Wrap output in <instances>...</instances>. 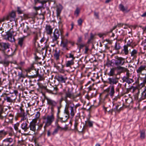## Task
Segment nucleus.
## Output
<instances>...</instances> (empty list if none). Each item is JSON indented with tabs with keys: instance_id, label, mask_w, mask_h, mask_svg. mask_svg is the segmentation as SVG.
Listing matches in <instances>:
<instances>
[{
	"instance_id": "nucleus-19",
	"label": "nucleus",
	"mask_w": 146,
	"mask_h": 146,
	"mask_svg": "<svg viewBox=\"0 0 146 146\" xmlns=\"http://www.w3.org/2000/svg\"><path fill=\"white\" fill-rule=\"evenodd\" d=\"M1 97H3L4 101H6L7 102L11 103L13 102V100L10 97L8 96L6 94H2Z\"/></svg>"
},
{
	"instance_id": "nucleus-43",
	"label": "nucleus",
	"mask_w": 146,
	"mask_h": 146,
	"mask_svg": "<svg viewBox=\"0 0 146 146\" xmlns=\"http://www.w3.org/2000/svg\"><path fill=\"white\" fill-rule=\"evenodd\" d=\"M80 9L78 8V7H77L76 8V10L74 11V15H76V17L78 16V15L80 12Z\"/></svg>"
},
{
	"instance_id": "nucleus-7",
	"label": "nucleus",
	"mask_w": 146,
	"mask_h": 146,
	"mask_svg": "<svg viewBox=\"0 0 146 146\" xmlns=\"http://www.w3.org/2000/svg\"><path fill=\"white\" fill-rule=\"evenodd\" d=\"M19 109L20 111H18V115L21 117V121H24L27 117V114L25 113L24 110L21 107H20Z\"/></svg>"
},
{
	"instance_id": "nucleus-47",
	"label": "nucleus",
	"mask_w": 146,
	"mask_h": 146,
	"mask_svg": "<svg viewBox=\"0 0 146 146\" xmlns=\"http://www.w3.org/2000/svg\"><path fill=\"white\" fill-rule=\"evenodd\" d=\"M58 89L56 87H52V89H51L50 90L49 89L48 92L50 93H52V92L54 91H55L56 92L57 91Z\"/></svg>"
},
{
	"instance_id": "nucleus-63",
	"label": "nucleus",
	"mask_w": 146,
	"mask_h": 146,
	"mask_svg": "<svg viewBox=\"0 0 146 146\" xmlns=\"http://www.w3.org/2000/svg\"><path fill=\"white\" fill-rule=\"evenodd\" d=\"M17 12L19 14H22L23 13V11L21 10L20 8L19 7H17Z\"/></svg>"
},
{
	"instance_id": "nucleus-58",
	"label": "nucleus",
	"mask_w": 146,
	"mask_h": 146,
	"mask_svg": "<svg viewBox=\"0 0 146 146\" xmlns=\"http://www.w3.org/2000/svg\"><path fill=\"white\" fill-rule=\"evenodd\" d=\"M68 43H70L72 44V43L70 41H68L67 39L64 40V48L66 46Z\"/></svg>"
},
{
	"instance_id": "nucleus-50",
	"label": "nucleus",
	"mask_w": 146,
	"mask_h": 146,
	"mask_svg": "<svg viewBox=\"0 0 146 146\" xmlns=\"http://www.w3.org/2000/svg\"><path fill=\"white\" fill-rule=\"evenodd\" d=\"M18 76L19 79H20L21 78H25V76L23 74L22 72H19Z\"/></svg>"
},
{
	"instance_id": "nucleus-18",
	"label": "nucleus",
	"mask_w": 146,
	"mask_h": 146,
	"mask_svg": "<svg viewBox=\"0 0 146 146\" xmlns=\"http://www.w3.org/2000/svg\"><path fill=\"white\" fill-rule=\"evenodd\" d=\"M2 120H0L1 123V126H0V128L2 127ZM7 134V133L4 129L0 130V141L2 140Z\"/></svg>"
},
{
	"instance_id": "nucleus-27",
	"label": "nucleus",
	"mask_w": 146,
	"mask_h": 146,
	"mask_svg": "<svg viewBox=\"0 0 146 146\" xmlns=\"http://www.w3.org/2000/svg\"><path fill=\"white\" fill-rule=\"evenodd\" d=\"M56 13L57 15L58 16H59L62 9V6L60 4L57 5L56 6Z\"/></svg>"
},
{
	"instance_id": "nucleus-12",
	"label": "nucleus",
	"mask_w": 146,
	"mask_h": 146,
	"mask_svg": "<svg viewBox=\"0 0 146 146\" xmlns=\"http://www.w3.org/2000/svg\"><path fill=\"white\" fill-rule=\"evenodd\" d=\"M29 122L27 120L26 121L22 122L21 124V127L24 132H27L29 131Z\"/></svg>"
},
{
	"instance_id": "nucleus-1",
	"label": "nucleus",
	"mask_w": 146,
	"mask_h": 146,
	"mask_svg": "<svg viewBox=\"0 0 146 146\" xmlns=\"http://www.w3.org/2000/svg\"><path fill=\"white\" fill-rule=\"evenodd\" d=\"M43 123H45L44 128H45L51 125L54 119V116L53 114L50 115H47V117L44 116L42 117Z\"/></svg>"
},
{
	"instance_id": "nucleus-35",
	"label": "nucleus",
	"mask_w": 146,
	"mask_h": 146,
	"mask_svg": "<svg viewBox=\"0 0 146 146\" xmlns=\"http://www.w3.org/2000/svg\"><path fill=\"white\" fill-rule=\"evenodd\" d=\"M37 84L40 88L45 90L47 92H48L49 89H47L46 87L44 86L42 84L40 83H38Z\"/></svg>"
},
{
	"instance_id": "nucleus-62",
	"label": "nucleus",
	"mask_w": 146,
	"mask_h": 146,
	"mask_svg": "<svg viewBox=\"0 0 146 146\" xmlns=\"http://www.w3.org/2000/svg\"><path fill=\"white\" fill-rule=\"evenodd\" d=\"M141 45L144 47H146V39L143 40L141 44Z\"/></svg>"
},
{
	"instance_id": "nucleus-15",
	"label": "nucleus",
	"mask_w": 146,
	"mask_h": 146,
	"mask_svg": "<svg viewBox=\"0 0 146 146\" xmlns=\"http://www.w3.org/2000/svg\"><path fill=\"white\" fill-rule=\"evenodd\" d=\"M53 28L50 25H46L45 27V31L47 35H51L52 33Z\"/></svg>"
},
{
	"instance_id": "nucleus-44",
	"label": "nucleus",
	"mask_w": 146,
	"mask_h": 146,
	"mask_svg": "<svg viewBox=\"0 0 146 146\" xmlns=\"http://www.w3.org/2000/svg\"><path fill=\"white\" fill-rule=\"evenodd\" d=\"M121 48V46L119 43L116 42L114 46V49L116 50H118Z\"/></svg>"
},
{
	"instance_id": "nucleus-39",
	"label": "nucleus",
	"mask_w": 146,
	"mask_h": 146,
	"mask_svg": "<svg viewBox=\"0 0 146 146\" xmlns=\"http://www.w3.org/2000/svg\"><path fill=\"white\" fill-rule=\"evenodd\" d=\"M129 46L126 45H125L123 46V50L125 55H127L128 54L129 52L128 49V48Z\"/></svg>"
},
{
	"instance_id": "nucleus-14",
	"label": "nucleus",
	"mask_w": 146,
	"mask_h": 146,
	"mask_svg": "<svg viewBox=\"0 0 146 146\" xmlns=\"http://www.w3.org/2000/svg\"><path fill=\"white\" fill-rule=\"evenodd\" d=\"M15 17V13L12 11L6 16V19L7 21L9 20L10 21H14Z\"/></svg>"
},
{
	"instance_id": "nucleus-60",
	"label": "nucleus",
	"mask_w": 146,
	"mask_h": 146,
	"mask_svg": "<svg viewBox=\"0 0 146 146\" xmlns=\"http://www.w3.org/2000/svg\"><path fill=\"white\" fill-rule=\"evenodd\" d=\"M70 113L71 115L72 116H74V113L73 110V107H72V108L70 109Z\"/></svg>"
},
{
	"instance_id": "nucleus-9",
	"label": "nucleus",
	"mask_w": 146,
	"mask_h": 146,
	"mask_svg": "<svg viewBox=\"0 0 146 146\" xmlns=\"http://www.w3.org/2000/svg\"><path fill=\"white\" fill-rule=\"evenodd\" d=\"M119 79V78L116 76L109 78L108 79V83L111 85H113L118 83Z\"/></svg>"
},
{
	"instance_id": "nucleus-25",
	"label": "nucleus",
	"mask_w": 146,
	"mask_h": 146,
	"mask_svg": "<svg viewBox=\"0 0 146 146\" xmlns=\"http://www.w3.org/2000/svg\"><path fill=\"white\" fill-rule=\"evenodd\" d=\"M109 91V95L111 97H112L115 93L114 86V85H111L110 86Z\"/></svg>"
},
{
	"instance_id": "nucleus-41",
	"label": "nucleus",
	"mask_w": 146,
	"mask_h": 146,
	"mask_svg": "<svg viewBox=\"0 0 146 146\" xmlns=\"http://www.w3.org/2000/svg\"><path fill=\"white\" fill-rule=\"evenodd\" d=\"M115 72V70L114 68L111 69L110 72L108 74L110 76H112L114 75Z\"/></svg>"
},
{
	"instance_id": "nucleus-11",
	"label": "nucleus",
	"mask_w": 146,
	"mask_h": 146,
	"mask_svg": "<svg viewBox=\"0 0 146 146\" xmlns=\"http://www.w3.org/2000/svg\"><path fill=\"white\" fill-rule=\"evenodd\" d=\"M13 141V139L11 138H6L3 140L1 143H0V146H8Z\"/></svg>"
},
{
	"instance_id": "nucleus-20",
	"label": "nucleus",
	"mask_w": 146,
	"mask_h": 146,
	"mask_svg": "<svg viewBox=\"0 0 146 146\" xmlns=\"http://www.w3.org/2000/svg\"><path fill=\"white\" fill-rule=\"evenodd\" d=\"M10 45L8 43L0 42V46L3 50H5L9 48Z\"/></svg>"
},
{
	"instance_id": "nucleus-36",
	"label": "nucleus",
	"mask_w": 146,
	"mask_h": 146,
	"mask_svg": "<svg viewBox=\"0 0 146 146\" xmlns=\"http://www.w3.org/2000/svg\"><path fill=\"white\" fill-rule=\"evenodd\" d=\"M35 69V67L34 66V64H31L30 66L28 67L26 70V71L28 72H29L32 70Z\"/></svg>"
},
{
	"instance_id": "nucleus-5",
	"label": "nucleus",
	"mask_w": 146,
	"mask_h": 146,
	"mask_svg": "<svg viewBox=\"0 0 146 146\" xmlns=\"http://www.w3.org/2000/svg\"><path fill=\"white\" fill-rule=\"evenodd\" d=\"M115 66L118 67L123 65L125 62V59L121 57L117 56L115 59Z\"/></svg>"
},
{
	"instance_id": "nucleus-37",
	"label": "nucleus",
	"mask_w": 146,
	"mask_h": 146,
	"mask_svg": "<svg viewBox=\"0 0 146 146\" xmlns=\"http://www.w3.org/2000/svg\"><path fill=\"white\" fill-rule=\"evenodd\" d=\"M74 64V62L73 60L68 61L66 64V66L67 67H70L71 65H73Z\"/></svg>"
},
{
	"instance_id": "nucleus-13",
	"label": "nucleus",
	"mask_w": 146,
	"mask_h": 146,
	"mask_svg": "<svg viewBox=\"0 0 146 146\" xmlns=\"http://www.w3.org/2000/svg\"><path fill=\"white\" fill-rule=\"evenodd\" d=\"M46 100L48 104L51 106L52 110H53L54 107L57 106V103L55 101L48 98H46Z\"/></svg>"
},
{
	"instance_id": "nucleus-46",
	"label": "nucleus",
	"mask_w": 146,
	"mask_h": 146,
	"mask_svg": "<svg viewBox=\"0 0 146 146\" xmlns=\"http://www.w3.org/2000/svg\"><path fill=\"white\" fill-rule=\"evenodd\" d=\"M38 39L37 35L36 34L35 35L34 37L33 42L34 44L35 45L36 43V40Z\"/></svg>"
},
{
	"instance_id": "nucleus-3",
	"label": "nucleus",
	"mask_w": 146,
	"mask_h": 146,
	"mask_svg": "<svg viewBox=\"0 0 146 146\" xmlns=\"http://www.w3.org/2000/svg\"><path fill=\"white\" fill-rule=\"evenodd\" d=\"M64 91H65V100H67V98H70V99H74V94L73 91L68 86H66L65 87Z\"/></svg>"
},
{
	"instance_id": "nucleus-30",
	"label": "nucleus",
	"mask_w": 146,
	"mask_h": 146,
	"mask_svg": "<svg viewBox=\"0 0 146 146\" xmlns=\"http://www.w3.org/2000/svg\"><path fill=\"white\" fill-rule=\"evenodd\" d=\"M57 79L60 83L64 82V77L62 75H58L57 77Z\"/></svg>"
},
{
	"instance_id": "nucleus-16",
	"label": "nucleus",
	"mask_w": 146,
	"mask_h": 146,
	"mask_svg": "<svg viewBox=\"0 0 146 146\" xmlns=\"http://www.w3.org/2000/svg\"><path fill=\"white\" fill-rule=\"evenodd\" d=\"M38 77L39 78L38 80V81H42L44 79V74L41 71L38 70L36 71V75H35V77Z\"/></svg>"
},
{
	"instance_id": "nucleus-6",
	"label": "nucleus",
	"mask_w": 146,
	"mask_h": 146,
	"mask_svg": "<svg viewBox=\"0 0 146 146\" xmlns=\"http://www.w3.org/2000/svg\"><path fill=\"white\" fill-rule=\"evenodd\" d=\"M13 33L14 31L13 29H11L6 32L7 39L11 42H13L15 41L14 37L13 36Z\"/></svg>"
},
{
	"instance_id": "nucleus-64",
	"label": "nucleus",
	"mask_w": 146,
	"mask_h": 146,
	"mask_svg": "<svg viewBox=\"0 0 146 146\" xmlns=\"http://www.w3.org/2000/svg\"><path fill=\"white\" fill-rule=\"evenodd\" d=\"M6 16L4 17L3 18H1L0 19V23L4 21L5 20H7L6 19Z\"/></svg>"
},
{
	"instance_id": "nucleus-54",
	"label": "nucleus",
	"mask_w": 146,
	"mask_h": 146,
	"mask_svg": "<svg viewBox=\"0 0 146 146\" xmlns=\"http://www.w3.org/2000/svg\"><path fill=\"white\" fill-rule=\"evenodd\" d=\"M29 88H30L31 86H34L35 85L34 81L33 82L32 80H30L29 82Z\"/></svg>"
},
{
	"instance_id": "nucleus-34",
	"label": "nucleus",
	"mask_w": 146,
	"mask_h": 146,
	"mask_svg": "<svg viewBox=\"0 0 146 146\" xmlns=\"http://www.w3.org/2000/svg\"><path fill=\"white\" fill-rule=\"evenodd\" d=\"M63 129L64 128H61L59 126H58L57 127L54 129L52 133V134L53 135H54L57 133L58 130Z\"/></svg>"
},
{
	"instance_id": "nucleus-53",
	"label": "nucleus",
	"mask_w": 146,
	"mask_h": 146,
	"mask_svg": "<svg viewBox=\"0 0 146 146\" xmlns=\"http://www.w3.org/2000/svg\"><path fill=\"white\" fill-rule=\"evenodd\" d=\"M19 125V123H17L14 125V128L15 130L18 131V127Z\"/></svg>"
},
{
	"instance_id": "nucleus-55",
	"label": "nucleus",
	"mask_w": 146,
	"mask_h": 146,
	"mask_svg": "<svg viewBox=\"0 0 146 146\" xmlns=\"http://www.w3.org/2000/svg\"><path fill=\"white\" fill-rule=\"evenodd\" d=\"M145 134L144 132H141L140 135V137L141 139H143L145 138Z\"/></svg>"
},
{
	"instance_id": "nucleus-28",
	"label": "nucleus",
	"mask_w": 146,
	"mask_h": 146,
	"mask_svg": "<svg viewBox=\"0 0 146 146\" xmlns=\"http://www.w3.org/2000/svg\"><path fill=\"white\" fill-rule=\"evenodd\" d=\"M131 56L133 57V59H135L137 57V51L135 49H133L130 53Z\"/></svg>"
},
{
	"instance_id": "nucleus-33",
	"label": "nucleus",
	"mask_w": 146,
	"mask_h": 146,
	"mask_svg": "<svg viewBox=\"0 0 146 146\" xmlns=\"http://www.w3.org/2000/svg\"><path fill=\"white\" fill-rule=\"evenodd\" d=\"M130 91L132 92H134L135 91H137V94L138 95L139 93V91L136 87L132 86L131 88H129Z\"/></svg>"
},
{
	"instance_id": "nucleus-52",
	"label": "nucleus",
	"mask_w": 146,
	"mask_h": 146,
	"mask_svg": "<svg viewBox=\"0 0 146 146\" xmlns=\"http://www.w3.org/2000/svg\"><path fill=\"white\" fill-rule=\"evenodd\" d=\"M63 100H64V98L63 97H62L61 98V99L60 100V102H59L60 106H57V108L58 109H60L61 108V107H62V106L61 105V103L62 102V101Z\"/></svg>"
},
{
	"instance_id": "nucleus-49",
	"label": "nucleus",
	"mask_w": 146,
	"mask_h": 146,
	"mask_svg": "<svg viewBox=\"0 0 146 146\" xmlns=\"http://www.w3.org/2000/svg\"><path fill=\"white\" fill-rule=\"evenodd\" d=\"M78 121L77 119H76L75 120V123L74 125V129L76 130H77V126L78 124Z\"/></svg>"
},
{
	"instance_id": "nucleus-32",
	"label": "nucleus",
	"mask_w": 146,
	"mask_h": 146,
	"mask_svg": "<svg viewBox=\"0 0 146 146\" xmlns=\"http://www.w3.org/2000/svg\"><path fill=\"white\" fill-rule=\"evenodd\" d=\"M119 106V105H117L116 106L115 108H114L113 109L111 110H110L109 111L110 112V111L112 113L113 111H114L115 112L119 111L121 110L122 107H121L119 109H118Z\"/></svg>"
},
{
	"instance_id": "nucleus-10",
	"label": "nucleus",
	"mask_w": 146,
	"mask_h": 146,
	"mask_svg": "<svg viewBox=\"0 0 146 146\" xmlns=\"http://www.w3.org/2000/svg\"><path fill=\"white\" fill-rule=\"evenodd\" d=\"M65 100L66 102V105L64 109V112L68 113H69V110L73 107V106H72V103L70 101H68L67 100Z\"/></svg>"
},
{
	"instance_id": "nucleus-56",
	"label": "nucleus",
	"mask_w": 146,
	"mask_h": 146,
	"mask_svg": "<svg viewBox=\"0 0 146 146\" xmlns=\"http://www.w3.org/2000/svg\"><path fill=\"white\" fill-rule=\"evenodd\" d=\"M34 55L35 56V60L38 61L41 59V57L37 55L36 54H35Z\"/></svg>"
},
{
	"instance_id": "nucleus-26",
	"label": "nucleus",
	"mask_w": 146,
	"mask_h": 146,
	"mask_svg": "<svg viewBox=\"0 0 146 146\" xmlns=\"http://www.w3.org/2000/svg\"><path fill=\"white\" fill-rule=\"evenodd\" d=\"M115 59H112L111 60H108L107 61L106 65L108 66H114L115 65Z\"/></svg>"
},
{
	"instance_id": "nucleus-51",
	"label": "nucleus",
	"mask_w": 146,
	"mask_h": 146,
	"mask_svg": "<svg viewBox=\"0 0 146 146\" xmlns=\"http://www.w3.org/2000/svg\"><path fill=\"white\" fill-rule=\"evenodd\" d=\"M9 63L10 62L9 61L7 60L1 62V64L6 66H8L9 64Z\"/></svg>"
},
{
	"instance_id": "nucleus-23",
	"label": "nucleus",
	"mask_w": 146,
	"mask_h": 146,
	"mask_svg": "<svg viewBox=\"0 0 146 146\" xmlns=\"http://www.w3.org/2000/svg\"><path fill=\"white\" fill-rule=\"evenodd\" d=\"M146 68V66L145 65H141L137 69V73L139 75L141 74L142 71L145 70Z\"/></svg>"
},
{
	"instance_id": "nucleus-21",
	"label": "nucleus",
	"mask_w": 146,
	"mask_h": 146,
	"mask_svg": "<svg viewBox=\"0 0 146 146\" xmlns=\"http://www.w3.org/2000/svg\"><path fill=\"white\" fill-rule=\"evenodd\" d=\"M26 36H24L23 37L19 38L18 39V44L21 47H23L24 40Z\"/></svg>"
},
{
	"instance_id": "nucleus-22",
	"label": "nucleus",
	"mask_w": 146,
	"mask_h": 146,
	"mask_svg": "<svg viewBox=\"0 0 146 146\" xmlns=\"http://www.w3.org/2000/svg\"><path fill=\"white\" fill-rule=\"evenodd\" d=\"M146 98V87L145 86L144 89L141 93V97L138 100L139 102L141 101L142 100Z\"/></svg>"
},
{
	"instance_id": "nucleus-38",
	"label": "nucleus",
	"mask_w": 146,
	"mask_h": 146,
	"mask_svg": "<svg viewBox=\"0 0 146 146\" xmlns=\"http://www.w3.org/2000/svg\"><path fill=\"white\" fill-rule=\"evenodd\" d=\"M29 28L27 25L26 26V28L25 29L23 30V32L27 34V36H29L30 35V33L31 32H29Z\"/></svg>"
},
{
	"instance_id": "nucleus-29",
	"label": "nucleus",
	"mask_w": 146,
	"mask_h": 146,
	"mask_svg": "<svg viewBox=\"0 0 146 146\" xmlns=\"http://www.w3.org/2000/svg\"><path fill=\"white\" fill-rule=\"evenodd\" d=\"M117 68L118 70H120L122 72H126L127 75L129 74V70L127 68L120 66L118 67Z\"/></svg>"
},
{
	"instance_id": "nucleus-2",
	"label": "nucleus",
	"mask_w": 146,
	"mask_h": 146,
	"mask_svg": "<svg viewBox=\"0 0 146 146\" xmlns=\"http://www.w3.org/2000/svg\"><path fill=\"white\" fill-rule=\"evenodd\" d=\"M52 34V35H50V38L52 40V42L58 44L57 40L60 35L59 31L58 29H56Z\"/></svg>"
},
{
	"instance_id": "nucleus-40",
	"label": "nucleus",
	"mask_w": 146,
	"mask_h": 146,
	"mask_svg": "<svg viewBox=\"0 0 146 146\" xmlns=\"http://www.w3.org/2000/svg\"><path fill=\"white\" fill-rule=\"evenodd\" d=\"M54 58L56 60H58L59 59V58L60 56L59 52H58L56 50L55 51V53H54Z\"/></svg>"
},
{
	"instance_id": "nucleus-4",
	"label": "nucleus",
	"mask_w": 146,
	"mask_h": 146,
	"mask_svg": "<svg viewBox=\"0 0 146 146\" xmlns=\"http://www.w3.org/2000/svg\"><path fill=\"white\" fill-rule=\"evenodd\" d=\"M59 19H60V21L58 22L59 27L62 38V40L60 44V46L62 47V48H64V40L62 39V36H63L64 28L63 25L62 24V22L61 21V18H60Z\"/></svg>"
},
{
	"instance_id": "nucleus-48",
	"label": "nucleus",
	"mask_w": 146,
	"mask_h": 146,
	"mask_svg": "<svg viewBox=\"0 0 146 146\" xmlns=\"http://www.w3.org/2000/svg\"><path fill=\"white\" fill-rule=\"evenodd\" d=\"M40 116V113L39 111L37 112L35 116V118L34 119H36V121H37V119L39 118Z\"/></svg>"
},
{
	"instance_id": "nucleus-24",
	"label": "nucleus",
	"mask_w": 146,
	"mask_h": 146,
	"mask_svg": "<svg viewBox=\"0 0 146 146\" xmlns=\"http://www.w3.org/2000/svg\"><path fill=\"white\" fill-rule=\"evenodd\" d=\"M122 80L123 81V82H125L128 84H130L134 82L133 79L127 77H124Z\"/></svg>"
},
{
	"instance_id": "nucleus-31",
	"label": "nucleus",
	"mask_w": 146,
	"mask_h": 146,
	"mask_svg": "<svg viewBox=\"0 0 146 146\" xmlns=\"http://www.w3.org/2000/svg\"><path fill=\"white\" fill-rule=\"evenodd\" d=\"M72 124L71 123L70 121L67 124H65V126L64 127V131L70 130L71 127L72 126Z\"/></svg>"
},
{
	"instance_id": "nucleus-45",
	"label": "nucleus",
	"mask_w": 146,
	"mask_h": 146,
	"mask_svg": "<svg viewBox=\"0 0 146 146\" xmlns=\"http://www.w3.org/2000/svg\"><path fill=\"white\" fill-rule=\"evenodd\" d=\"M133 40H132L131 39L129 40L127 42V44L126 45L129 46H132L133 44Z\"/></svg>"
},
{
	"instance_id": "nucleus-17",
	"label": "nucleus",
	"mask_w": 146,
	"mask_h": 146,
	"mask_svg": "<svg viewBox=\"0 0 146 146\" xmlns=\"http://www.w3.org/2000/svg\"><path fill=\"white\" fill-rule=\"evenodd\" d=\"M119 8L120 11L123 12L128 13L130 11V9H128L127 6L125 7L123 5L120 4L119 5Z\"/></svg>"
},
{
	"instance_id": "nucleus-59",
	"label": "nucleus",
	"mask_w": 146,
	"mask_h": 146,
	"mask_svg": "<svg viewBox=\"0 0 146 146\" xmlns=\"http://www.w3.org/2000/svg\"><path fill=\"white\" fill-rule=\"evenodd\" d=\"M14 114L13 112L11 113H9V117L10 119H13V117H14Z\"/></svg>"
},
{
	"instance_id": "nucleus-57",
	"label": "nucleus",
	"mask_w": 146,
	"mask_h": 146,
	"mask_svg": "<svg viewBox=\"0 0 146 146\" xmlns=\"http://www.w3.org/2000/svg\"><path fill=\"white\" fill-rule=\"evenodd\" d=\"M86 123L90 127H92L93 126V122L88 121L86 122Z\"/></svg>"
},
{
	"instance_id": "nucleus-42",
	"label": "nucleus",
	"mask_w": 146,
	"mask_h": 146,
	"mask_svg": "<svg viewBox=\"0 0 146 146\" xmlns=\"http://www.w3.org/2000/svg\"><path fill=\"white\" fill-rule=\"evenodd\" d=\"M121 87L122 84L120 83H118L117 86L115 89L116 92H118V94H119V89L121 88Z\"/></svg>"
},
{
	"instance_id": "nucleus-8",
	"label": "nucleus",
	"mask_w": 146,
	"mask_h": 146,
	"mask_svg": "<svg viewBox=\"0 0 146 146\" xmlns=\"http://www.w3.org/2000/svg\"><path fill=\"white\" fill-rule=\"evenodd\" d=\"M37 125V122L35 119H33L29 125V129L33 132L36 130V126Z\"/></svg>"
},
{
	"instance_id": "nucleus-61",
	"label": "nucleus",
	"mask_w": 146,
	"mask_h": 146,
	"mask_svg": "<svg viewBox=\"0 0 146 146\" xmlns=\"http://www.w3.org/2000/svg\"><path fill=\"white\" fill-rule=\"evenodd\" d=\"M94 16L96 17V18L97 19H99V12H96V11H94Z\"/></svg>"
}]
</instances>
